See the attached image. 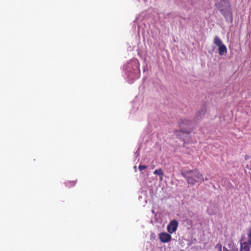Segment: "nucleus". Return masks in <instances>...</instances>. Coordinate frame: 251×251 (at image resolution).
Segmentation results:
<instances>
[{
  "label": "nucleus",
  "instance_id": "f257e3e1",
  "mask_svg": "<svg viewBox=\"0 0 251 251\" xmlns=\"http://www.w3.org/2000/svg\"><path fill=\"white\" fill-rule=\"evenodd\" d=\"M181 175L189 185H194L197 183H201L204 180L203 175L197 169L181 171Z\"/></svg>",
  "mask_w": 251,
  "mask_h": 251
},
{
  "label": "nucleus",
  "instance_id": "f03ea898",
  "mask_svg": "<svg viewBox=\"0 0 251 251\" xmlns=\"http://www.w3.org/2000/svg\"><path fill=\"white\" fill-rule=\"evenodd\" d=\"M216 7L220 11L226 21L232 20V12L230 0H220L215 3Z\"/></svg>",
  "mask_w": 251,
  "mask_h": 251
},
{
  "label": "nucleus",
  "instance_id": "7ed1b4c3",
  "mask_svg": "<svg viewBox=\"0 0 251 251\" xmlns=\"http://www.w3.org/2000/svg\"><path fill=\"white\" fill-rule=\"evenodd\" d=\"M192 121L188 119H181L179 123V127L181 132L184 133L190 134L193 128L191 127Z\"/></svg>",
  "mask_w": 251,
  "mask_h": 251
},
{
  "label": "nucleus",
  "instance_id": "20e7f679",
  "mask_svg": "<svg viewBox=\"0 0 251 251\" xmlns=\"http://www.w3.org/2000/svg\"><path fill=\"white\" fill-rule=\"evenodd\" d=\"M178 223L176 220H172L167 226V231L170 234L176 232L178 227Z\"/></svg>",
  "mask_w": 251,
  "mask_h": 251
},
{
  "label": "nucleus",
  "instance_id": "39448f33",
  "mask_svg": "<svg viewBox=\"0 0 251 251\" xmlns=\"http://www.w3.org/2000/svg\"><path fill=\"white\" fill-rule=\"evenodd\" d=\"M159 238L162 243H168L172 239L171 235L166 232H161L159 235Z\"/></svg>",
  "mask_w": 251,
  "mask_h": 251
},
{
  "label": "nucleus",
  "instance_id": "423d86ee",
  "mask_svg": "<svg viewBox=\"0 0 251 251\" xmlns=\"http://www.w3.org/2000/svg\"><path fill=\"white\" fill-rule=\"evenodd\" d=\"M206 109L204 108L198 111L195 116V119L196 120H201L204 117Z\"/></svg>",
  "mask_w": 251,
  "mask_h": 251
},
{
  "label": "nucleus",
  "instance_id": "0eeeda50",
  "mask_svg": "<svg viewBox=\"0 0 251 251\" xmlns=\"http://www.w3.org/2000/svg\"><path fill=\"white\" fill-rule=\"evenodd\" d=\"M218 50L219 55L221 56L225 55L227 53V48L224 44L218 47Z\"/></svg>",
  "mask_w": 251,
  "mask_h": 251
},
{
  "label": "nucleus",
  "instance_id": "6e6552de",
  "mask_svg": "<svg viewBox=\"0 0 251 251\" xmlns=\"http://www.w3.org/2000/svg\"><path fill=\"white\" fill-rule=\"evenodd\" d=\"M251 249V246L249 245L246 242H244L243 243H241V249L240 251H250Z\"/></svg>",
  "mask_w": 251,
  "mask_h": 251
},
{
  "label": "nucleus",
  "instance_id": "1a4fd4ad",
  "mask_svg": "<svg viewBox=\"0 0 251 251\" xmlns=\"http://www.w3.org/2000/svg\"><path fill=\"white\" fill-rule=\"evenodd\" d=\"M214 44L218 47H219L222 45H223L222 41L221 39L217 36H215L214 38L213 41Z\"/></svg>",
  "mask_w": 251,
  "mask_h": 251
},
{
  "label": "nucleus",
  "instance_id": "9d476101",
  "mask_svg": "<svg viewBox=\"0 0 251 251\" xmlns=\"http://www.w3.org/2000/svg\"><path fill=\"white\" fill-rule=\"evenodd\" d=\"M153 173L154 175L159 176L160 177L161 179H162V177L164 175V173L162 169L159 168L158 169L155 170Z\"/></svg>",
  "mask_w": 251,
  "mask_h": 251
},
{
  "label": "nucleus",
  "instance_id": "9b49d317",
  "mask_svg": "<svg viewBox=\"0 0 251 251\" xmlns=\"http://www.w3.org/2000/svg\"><path fill=\"white\" fill-rule=\"evenodd\" d=\"M76 183V181H67L65 182V184L66 187L68 188H71L72 187H74Z\"/></svg>",
  "mask_w": 251,
  "mask_h": 251
},
{
  "label": "nucleus",
  "instance_id": "f8f14e48",
  "mask_svg": "<svg viewBox=\"0 0 251 251\" xmlns=\"http://www.w3.org/2000/svg\"><path fill=\"white\" fill-rule=\"evenodd\" d=\"M147 168L146 165H140L139 166V169L140 171L146 169Z\"/></svg>",
  "mask_w": 251,
  "mask_h": 251
},
{
  "label": "nucleus",
  "instance_id": "ddd939ff",
  "mask_svg": "<svg viewBox=\"0 0 251 251\" xmlns=\"http://www.w3.org/2000/svg\"><path fill=\"white\" fill-rule=\"evenodd\" d=\"M215 248L218 250L219 251H222V245L221 244H218Z\"/></svg>",
  "mask_w": 251,
  "mask_h": 251
},
{
  "label": "nucleus",
  "instance_id": "4468645a",
  "mask_svg": "<svg viewBox=\"0 0 251 251\" xmlns=\"http://www.w3.org/2000/svg\"><path fill=\"white\" fill-rule=\"evenodd\" d=\"M248 237L249 238V239L248 242H245L251 246V236H248Z\"/></svg>",
  "mask_w": 251,
  "mask_h": 251
},
{
  "label": "nucleus",
  "instance_id": "2eb2a0df",
  "mask_svg": "<svg viewBox=\"0 0 251 251\" xmlns=\"http://www.w3.org/2000/svg\"><path fill=\"white\" fill-rule=\"evenodd\" d=\"M223 251H229L227 249H226V247H225L223 248Z\"/></svg>",
  "mask_w": 251,
  "mask_h": 251
},
{
  "label": "nucleus",
  "instance_id": "dca6fc26",
  "mask_svg": "<svg viewBox=\"0 0 251 251\" xmlns=\"http://www.w3.org/2000/svg\"><path fill=\"white\" fill-rule=\"evenodd\" d=\"M248 236H251V230H250L249 233L248 234Z\"/></svg>",
  "mask_w": 251,
  "mask_h": 251
}]
</instances>
